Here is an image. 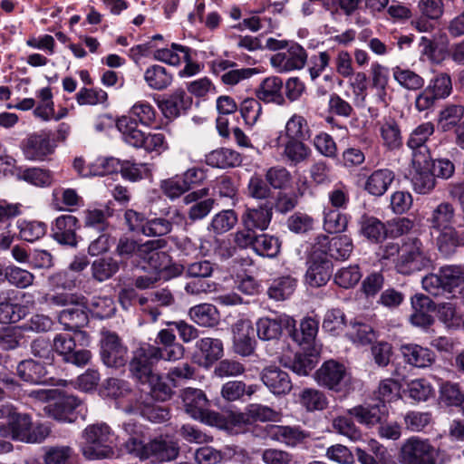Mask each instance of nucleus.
<instances>
[{"mask_svg":"<svg viewBox=\"0 0 464 464\" xmlns=\"http://www.w3.org/2000/svg\"><path fill=\"white\" fill-rule=\"evenodd\" d=\"M156 119L157 111L153 105L141 100L131 106L129 115H123L116 121V127L129 145L147 152L161 153L169 148L165 135L161 132L146 133L138 128L139 123L150 127Z\"/></svg>","mask_w":464,"mask_h":464,"instance_id":"nucleus-1","label":"nucleus"},{"mask_svg":"<svg viewBox=\"0 0 464 464\" xmlns=\"http://www.w3.org/2000/svg\"><path fill=\"white\" fill-rule=\"evenodd\" d=\"M82 454L89 459H107L113 456L111 446L113 433L106 423H95L85 428L82 433Z\"/></svg>","mask_w":464,"mask_h":464,"instance_id":"nucleus-2","label":"nucleus"},{"mask_svg":"<svg viewBox=\"0 0 464 464\" xmlns=\"http://www.w3.org/2000/svg\"><path fill=\"white\" fill-rule=\"evenodd\" d=\"M430 265L431 259L422 242L417 237H408L401 246L395 267L400 274L411 275L427 269Z\"/></svg>","mask_w":464,"mask_h":464,"instance_id":"nucleus-3","label":"nucleus"},{"mask_svg":"<svg viewBox=\"0 0 464 464\" xmlns=\"http://www.w3.org/2000/svg\"><path fill=\"white\" fill-rule=\"evenodd\" d=\"M130 454L140 459H150L152 462H163L175 459L179 452L176 441L163 438L155 439L147 444L133 440L129 443Z\"/></svg>","mask_w":464,"mask_h":464,"instance_id":"nucleus-4","label":"nucleus"},{"mask_svg":"<svg viewBox=\"0 0 464 464\" xmlns=\"http://www.w3.org/2000/svg\"><path fill=\"white\" fill-rule=\"evenodd\" d=\"M315 381L320 386L339 392L347 390L350 375L343 363L329 360L315 372Z\"/></svg>","mask_w":464,"mask_h":464,"instance_id":"nucleus-5","label":"nucleus"},{"mask_svg":"<svg viewBox=\"0 0 464 464\" xmlns=\"http://www.w3.org/2000/svg\"><path fill=\"white\" fill-rule=\"evenodd\" d=\"M433 132L434 125L430 121L420 124L411 132L407 146L412 150L414 166L421 168L429 165L430 154L426 142Z\"/></svg>","mask_w":464,"mask_h":464,"instance_id":"nucleus-6","label":"nucleus"},{"mask_svg":"<svg viewBox=\"0 0 464 464\" xmlns=\"http://www.w3.org/2000/svg\"><path fill=\"white\" fill-rule=\"evenodd\" d=\"M158 353L159 351L154 348V345L150 344L137 349L130 362L131 375L142 383H152L156 378L152 372V367L154 363L158 362Z\"/></svg>","mask_w":464,"mask_h":464,"instance_id":"nucleus-7","label":"nucleus"},{"mask_svg":"<svg viewBox=\"0 0 464 464\" xmlns=\"http://www.w3.org/2000/svg\"><path fill=\"white\" fill-rule=\"evenodd\" d=\"M75 347V340L69 334H57L53 337V353H56L67 363L79 367L86 365L91 360V352L85 349L76 350Z\"/></svg>","mask_w":464,"mask_h":464,"instance_id":"nucleus-8","label":"nucleus"},{"mask_svg":"<svg viewBox=\"0 0 464 464\" xmlns=\"http://www.w3.org/2000/svg\"><path fill=\"white\" fill-rule=\"evenodd\" d=\"M314 252H320L335 260H345L353 252V244L350 237L320 235L314 243Z\"/></svg>","mask_w":464,"mask_h":464,"instance_id":"nucleus-9","label":"nucleus"},{"mask_svg":"<svg viewBox=\"0 0 464 464\" xmlns=\"http://www.w3.org/2000/svg\"><path fill=\"white\" fill-rule=\"evenodd\" d=\"M307 57V53L302 45L292 43L284 51L272 55L270 63L277 72H288L303 69Z\"/></svg>","mask_w":464,"mask_h":464,"instance_id":"nucleus-10","label":"nucleus"},{"mask_svg":"<svg viewBox=\"0 0 464 464\" xmlns=\"http://www.w3.org/2000/svg\"><path fill=\"white\" fill-rule=\"evenodd\" d=\"M434 447L428 440L419 437L409 438L400 450L401 464H431Z\"/></svg>","mask_w":464,"mask_h":464,"instance_id":"nucleus-11","label":"nucleus"},{"mask_svg":"<svg viewBox=\"0 0 464 464\" xmlns=\"http://www.w3.org/2000/svg\"><path fill=\"white\" fill-rule=\"evenodd\" d=\"M56 145L51 140L50 131L42 130L28 135L22 142L21 149L26 160L42 161L53 153Z\"/></svg>","mask_w":464,"mask_h":464,"instance_id":"nucleus-12","label":"nucleus"},{"mask_svg":"<svg viewBox=\"0 0 464 464\" xmlns=\"http://www.w3.org/2000/svg\"><path fill=\"white\" fill-rule=\"evenodd\" d=\"M101 339V357L107 367L120 368L127 362V348L115 333L102 332Z\"/></svg>","mask_w":464,"mask_h":464,"instance_id":"nucleus-13","label":"nucleus"},{"mask_svg":"<svg viewBox=\"0 0 464 464\" xmlns=\"http://www.w3.org/2000/svg\"><path fill=\"white\" fill-rule=\"evenodd\" d=\"M80 227L79 219L75 216L70 214L61 215L52 224V237L60 245L76 246V233Z\"/></svg>","mask_w":464,"mask_h":464,"instance_id":"nucleus-14","label":"nucleus"},{"mask_svg":"<svg viewBox=\"0 0 464 464\" xmlns=\"http://www.w3.org/2000/svg\"><path fill=\"white\" fill-rule=\"evenodd\" d=\"M167 246L165 239L148 240L138 247V256L151 269H165L169 263V256L161 251Z\"/></svg>","mask_w":464,"mask_h":464,"instance_id":"nucleus-15","label":"nucleus"},{"mask_svg":"<svg viewBox=\"0 0 464 464\" xmlns=\"http://www.w3.org/2000/svg\"><path fill=\"white\" fill-rule=\"evenodd\" d=\"M295 324V319L286 314H280L274 318L265 316L256 323V334L262 341L277 340L282 334L283 328L288 330Z\"/></svg>","mask_w":464,"mask_h":464,"instance_id":"nucleus-16","label":"nucleus"},{"mask_svg":"<svg viewBox=\"0 0 464 464\" xmlns=\"http://www.w3.org/2000/svg\"><path fill=\"white\" fill-rule=\"evenodd\" d=\"M233 347L236 353L241 356L251 355L256 347L253 336V325L248 319H239L233 325Z\"/></svg>","mask_w":464,"mask_h":464,"instance_id":"nucleus-17","label":"nucleus"},{"mask_svg":"<svg viewBox=\"0 0 464 464\" xmlns=\"http://www.w3.org/2000/svg\"><path fill=\"white\" fill-rule=\"evenodd\" d=\"M181 397L186 412L193 419L205 420L209 417L208 400L203 391L187 388L183 391Z\"/></svg>","mask_w":464,"mask_h":464,"instance_id":"nucleus-18","label":"nucleus"},{"mask_svg":"<svg viewBox=\"0 0 464 464\" xmlns=\"http://www.w3.org/2000/svg\"><path fill=\"white\" fill-rule=\"evenodd\" d=\"M273 217V203L266 201L256 208H246L242 215V223L246 228L264 231L267 229Z\"/></svg>","mask_w":464,"mask_h":464,"instance_id":"nucleus-19","label":"nucleus"},{"mask_svg":"<svg viewBox=\"0 0 464 464\" xmlns=\"http://www.w3.org/2000/svg\"><path fill=\"white\" fill-rule=\"evenodd\" d=\"M266 435L271 440L295 448L302 444L308 437V433L297 426L269 425Z\"/></svg>","mask_w":464,"mask_h":464,"instance_id":"nucleus-20","label":"nucleus"},{"mask_svg":"<svg viewBox=\"0 0 464 464\" xmlns=\"http://www.w3.org/2000/svg\"><path fill=\"white\" fill-rule=\"evenodd\" d=\"M208 194V188H201L187 194L183 198L185 204H192L188 211V217L191 221H197L206 218L213 209L215 200L205 198Z\"/></svg>","mask_w":464,"mask_h":464,"instance_id":"nucleus-21","label":"nucleus"},{"mask_svg":"<svg viewBox=\"0 0 464 464\" xmlns=\"http://www.w3.org/2000/svg\"><path fill=\"white\" fill-rule=\"evenodd\" d=\"M283 80L277 76L265 78L255 90L256 97L265 103L284 105Z\"/></svg>","mask_w":464,"mask_h":464,"instance_id":"nucleus-22","label":"nucleus"},{"mask_svg":"<svg viewBox=\"0 0 464 464\" xmlns=\"http://www.w3.org/2000/svg\"><path fill=\"white\" fill-rule=\"evenodd\" d=\"M192 105V98L184 90L178 89L159 103L164 116L175 119L187 112Z\"/></svg>","mask_w":464,"mask_h":464,"instance_id":"nucleus-23","label":"nucleus"},{"mask_svg":"<svg viewBox=\"0 0 464 464\" xmlns=\"http://www.w3.org/2000/svg\"><path fill=\"white\" fill-rule=\"evenodd\" d=\"M347 413L354 417L361 424L371 428L384 420L387 414V407L384 403L358 405L347 410Z\"/></svg>","mask_w":464,"mask_h":464,"instance_id":"nucleus-24","label":"nucleus"},{"mask_svg":"<svg viewBox=\"0 0 464 464\" xmlns=\"http://www.w3.org/2000/svg\"><path fill=\"white\" fill-rule=\"evenodd\" d=\"M85 305L86 300L84 299L82 304L72 305L59 312L57 319L64 330L78 332L85 336V333L79 331L80 328L85 326L89 322Z\"/></svg>","mask_w":464,"mask_h":464,"instance_id":"nucleus-25","label":"nucleus"},{"mask_svg":"<svg viewBox=\"0 0 464 464\" xmlns=\"http://www.w3.org/2000/svg\"><path fill=\"white\" fill-rule=\"evenodd\" d=\"M263 383L276 395L286 394L292 390V382L286 372L269 366L261 374Z\"/></svg>","mask_w":464,"mask_h":464,"instance_id":"nucleus-26","label":"nucleus"},{"mask_svg":"<svg viewBox=\"0 0 464 464\" xmlns=\"http://www.w3.org/2000/svg\"><path fill=\"white\" fill-rule=\"evenodd\" d=\"M378 124L382 145L389 150L400 149L402 146V135L398 121L394 117L385 116Z\"/></svg>","mask_w":464,"mask_h":464,"instance_id":"nucleus-27","label":"nucleus"},{"mask_svg":"<svg viewBox=\"0 0 464 464\" xmlns=\"http://www.w3.org/2000/svg\"><path fill=\"white\" fill-rule=\"evenodd\" d=\"M400 350L404 362L417 368L430 367L435 361L434 353L419 344H402Z\"/></svg>","mask_w":464,"mask_h":464,"instance_id":"nucleus-28","label":"nucleus"},{"mask_svg":"<svg viewBox=\"0 0 464 464\" xmlns=\"http://www.w3.org/2000/svg\"><path fill=\"white\" fill-rule=\"evenodd\" d=\"M333 265L325 257H314L305 273V282L312 287L326 285L332 276Z\"/></svg>","mask_w":464,"mask_h":464,"instance_id":"nucleus-29","label":"nucleus"},{"mask_svg":"<svg viewBox=\"0 0 464 464\" xmlns=\"http://www.w3.org/2000/svg\"><path fill=\"white\" fill-rule=\"evenodd\" d=\"M82 401L74 395L63 394L47 406L49 414L60 421L72 422L71 414L79 407Z\"/></svg>","mask_w":464,"mask_h":464,"instance_id":"nucleus-30","label":"nucleus"},{"mask_svg":"<svg viewBox=\"0 0 464 464\" xmlns=\"http://www.w3.org/2000/svg\"><path fill=\"white\" fill-rule=\"evenodd\" d=\"M395 179L393 170L384 168L371 173L364 183V189L372 196L381 197L386 193Z\"/></svg>","mask_w":464,"mask_h":464,"instance_id":"nucleus-31","label":"nucleus"},{"mask_svg":"<svg viewBox=\"0 0 464 464\" xmlns=\"http://www.w3.org/2000/svg\"><path fill=\"white\" fill-rule=\"evenodd\" d=\"M318 329L319 323L317 320L312 317H305L301 321L299 328H296L295 324L287 331L294 342L299 345H309L315 340Z\"/></svg>","mask_w":464,"mask_h":464,"instance_id":"nucleus-32","label":"nucleus"},{"mask_svg":"<svg viewBox=\"0 0 464 464\" xmlns=\"http://www.w3.org/2000/svg\"><path fill=\"white\" fill-rule=\"evenodd\" d=\"M17 374L24 382L32 384L45 382L47 371L44 363L33 359L22 361L17 365Z\"/></svg>","mask_w":464,"mask_h":464,"instance_id":"nucleus-33","label":"nucleus"},{"mask_svg":"<svg viewBox=\"0 0 464 464\" xmlns=\"http://www.w3.org/2000/svg\"><path fill=\"white\" fill-rule=\"evenodd\" d=\"M10 290L0 292V323L12 324L20 321L27 313L25 306L9 301Z\"/></svg>","mask_w":464,"mask_h":464,"instance_id":"nucleus-34","label":"nucleus"},{"mask_svg":"<svg viewBox=\"0 0 464 464\" xmlns=\"http://www.w3.org/2000/svg\"><path fill=\"white\" fill-rule=\"evenodd\" d=\"M144 81L150 89L163 91L172 83L173 75L165 67L153 64L145 70Z\"/></svg>","mask_w":464,"mask_h":464,"instance_id":"nucleus-35","label":"nucleus"},{"mask_svg":"<svg viewBox=\"0 0 464 464\" xmlns=\"http://www.w3.org/2000/svg\"><path fill=\"white\" fill-rule=\"evenodd\" d=\"M297 281L291 276H283L275 278L267 288L266 294L270 299L284 301L288 299L295 292Z\"/></svg>","mask_w":464,"mask_h":464,"instance_id":"nucleus-36","label":"nucleus"},{"mask_svg":"<svg viewBox=\"0 0 464 464\" xmlns=\"http://www.w3.org/2000/svg\"><path fill=\"white\" fill-rule=\"evenodd\" d=\"M206 162L214 168H234L241 163V157L233 150L221 148L209 152L206 156Z\"/></svg>","mask_w":464,"mask_h":464,"instance_id":"nucleus-37","label":"nucleus"},{"mask_svg":"<svg viewBox=\"0 0 464 464\" xmlns=\"http://www.w3.org/2000/svg\"><path fill=\"white\" fill-rule=\"evenodd\" d=\"M188 314L194 323L204 327H213L219 322V313L216 306L210 304L195 305L189 309Z\"/></svg>","mask_w":464,"mask_h":464,"instance_id":"nucleus-38","label":"nucleus"},{"mask_svg":"<svg viewBox=\"0 0 464 464\" xmlns=\"http://www.w3.org/2000/svg\"><path fill=\"white\" fill-rule=\"evenodd\" d=\"M304 141V140H287L284 144L282 156L290 166H296L309 159L311 150Z\"/></svg>","mask_w":464,"mask_h":464,"instance_id":"nucleus-39","label":"nucleus"},{"mask_svg":"<svg viewBox=\"0 0 464 464\" xmlns=\"http://www.w3.org/2000/svg\"><path fill=\"white\" fill-rule=\"evenodd\" d=\"M196 348L200 352L204 358V365L206 367L217 362L224 353L223 343L221 340L217 338H201L197 341Z\"/></svg>","mask_w":464,"mask_h":464,"instance_id":"nucleus-40","label":"nucleus"},{"mask_svg":"<svg viewBox=\"0 0 464 464\" xmlns=\"http://www.w3.org/2000/svg\"><path fill=\"white\" fill-rule=\"evenodd\" d=\"M284 131L287 140H306L311 136V130L306 119L297 113L288 119Z\"/></svg>","mask_w":464,"mask_h":464,"instance_id":"nucleus-41","label":"nucleus"},{"mask_svg":"<svg viewBox=\"0 0 464 464\" xmlns=\"http://www.w3.org/2000/svg\"><path fill=\"white\" fill-rule=\"evenodd\" d=\"M361 234L372 242H380L388 235L385 225L374 217L362 216L360 220Z\"/></svg>","mask_w":464,"mask_h":464,"instance_id":"nucleus-42","label":"nucleus"},{"mask_svg":"<svg viewBox=\"0 0 464 464\" xmlns=\"http://www.w3.org/2000/svg\"><path fill=\"white\" fill-rule=\"evenodd\" d=\"M454 208L450 203L442 202L438 205L432 211L428 222L430 228L440 230L446 227H450L454 218Z\"/></svg>","mask_w":464,"mask_h":464,"instance_id":"nucleus-43","label":"nucleus"},{"mask_svg":"<svg viewBox=\"0 0 464 464\" xmlns=\"http://www.w3.org/2000/svg\"><path fill=\"white\" fill-rule=\"evenodd\" d=\"M438 231L440 233L436 238V245L441 254L449 256L452 254L459 246L462 245V232L459 235L453 227Z\"/></svg>","mask_w":464,"mask_h":464,"instance_id":"nucleus-44","label":"nucleus"},{"mask_svg":"<svg viewBox=\"0 0 464 464\" xmlns=\"http://www.w3.org/2000/svg\"><path fill=\"white\" fill-rule=\"evenodd\" d=\"M188 52H190V48L181 44H172L170 48L156 50L154 58L162 63L176 66L179 65L182 60L188 59Z\"/></svg>","mask_w":464,"mask_h":464,"instance_id":"nucleus-45","label":"nucleus"},{"mask_svg":"<svg viewBox=\"0 0 464 464\" xmlns=\"http://www.w3.org/2000/svg\"><path fill=\"white\" fill-rule=\"evenodd\" d=\"M403 392L405 396H408L416 402L427 401L434 395L432 385L422 378L409 382Z\"/></svg>","mask_w":464,"mask_h":464,"instance_id":"nucleus-46","label":"nucleus"},{"mask_svg":"<svg viewBox=\"0 0 464 464\" xmlns=\"http://www.w3.org/2000/svg\"><path fill=\"white\" fill-rule=\"evenodd\" d=\"M74 451L67 445L50 446L44 449V464H72Z\"/></svg>","mask_w":464,"mask_h":464,"instance_id":"nucleus-47","label":"nucleus"},{"mask_svg":"<svg viewBox=\"0 0 464 464\" xmlns=\"http://www.w3.org/2000/svg\"><path fill=\"white\" fill-rule=\"evenodd\" d=\"M37 97L40 101L34 110V115L44 121L52 120L54 117V104L51 88H42L38 91Z\"/></svg>","mask_w":464,"mask_h":464,"instance_id":"nucleus-48","label":"nucleus"},{"mask_svg":"<svg viewBox=\"0 0 464 464\" xmlns=\"http://www.w3.org/2000/svg\"><path fill=\"white\" fill-rule=\"evenodd\" d=\"M237 222V216L234 210H222L212 218L208 228L217 235H221L232 229Z\"/></svg>","mask_w":464,"mask_h":464,"instance_id":"nucleus-49","label":"nucleus"},{"mask_svg":"<svg viewBox=\"0 0 464 464\" xmlns=\"http://www.w3.org/2000/svg\"><path fill=\"white\" fill-rule=\"evenodd\" d=\"M392 75L394 80L407 90H420L424 85V79L410 69L396 66L392 69Z\"/></svg>","mask_w":464,"mask_h":464,"instance_id":"nucleus-50","label":"nucleus"},{"mask_svg":"<svg viewBox=\"0 0 464 464\" xmlns=\"http://www.w3.org/2000/svg\"><path fill=\"white\" fill-rule=\"evenodd\" d=\"M20 237L28 242H34L42 238L47 230L45 223L41 221H29L19 219L17 221Z\"/></svg>","mask_w":464,"mask_h":464,"instance_id":"nucleus-51","label":"nucleus"},{"mask_svg":"<svg viewBox=\"0 0 464 464\" xmlns=\"http://www.w3.org/2000/svg\"><path fill=\"white\" fill-rule=\"evenodd\" d=\"M281 248V241L278 237L267 234H260L257 237L254 252L260 256L274 258Z\"/></svg>","mask_w":464,"mask_h":464,"instance_id":"nucleus-52","label":"nucleus"},{"mask_svg":"<svg viewBox=\"0 0 464 464\" xmlns=\"http://www.w3.org/2000/svg\"><path fill=\"white\" fill-rule=\"evenodd\" d=\"M332 426L336 433L347 438L351 441L356 442L362 439V430L349 417L338 416L334 418Z\"/></svg>","mask_w":464,"mask_h":464,"instance_id":"nucleus-53","label":"nucleus"},{"mask_svg":"<svg viewBox=\"0 0 464 464\" xmlns=\"http://www.w3.org/2000/svg\"><path fill=\"white\" fill-rule=\"evenodd\" d=\"M440 401L447 406L459 407L464 403V392L458 383L444 382L440 386Z\"/></svg>","mask_w":464,"mask_h":464,"instance_id":"nucleus-54","label":"nucleus"},{"mask_svg":"<svg viewBox=\"0 0 464 464\" xmlns=\"http://www.w3.org/2000/svg\"><path fill=\"white\" fill-rule=\"evenodd\" d=\"M119 268V263L111 257L98 258L92 264V276L99 282L111 278Z\"/></svg>","mask_w":464,"mask_h":464,"instance_id":"nucleus-55","label":"nucleus"},{"mask_svg":"<svg viewBox=\"0 0 464 464\" xmlns=\"http://www.w3.org/2000/svg\"><path fill=\"white\" fill-rule=\"evenodd\" d=\"M430 164L425 167L417 168L416 171L411 177V184L415 192L419 194H428L435 187V177L429 169H422L429 168Z\"/></svg>","mask_w":464,"mask_h":464,"instance_id":"nucleus-56","label":"nucleus"},{"mask_svg":"<svg viewBox=\"0 0 464 464\" xmlns=\"http://www.w3.org/2000/svg\"><path fill=\"white\" fill-rule=\"evenodd\" d=\"M85 307L94 317L100 319L111 316L115 310L112 299L106 296H93L86 301Z\"/></svg>","mask_w":464,"mask_h":464,"instance_id":"nucleus-57","label":"nucleus"},{"mask_svg":"<svg viewBox=\"0 0 464 464\" xmlns=\"http://www.w3.org/2000/svg\"><path fill=\"white\" fill-rule=\"evenodd\" d=\"M371 78L372 87L377 91L378 101L386 104V87L389 80L387 69L378 63H372Z\"/></svg>","mask_w":464,"mask_h":464,"instance_id":"nucleus-58","label":"nucleus"},{"mask_svg":"<svg viewBox=\"0 0 464 464\" xmlns=\"http://www.w3.org/2000/svg\"><path fill=\"white\" fill-rule=\"evenodd\" d=\"M300 403L308 411H322L327 406V398L321 391L306 388L300 393Z\"/></svg>","mask_w":464,"mask_h":464,"instance_id":"nucleus-59","label":"nucleus"},{"mask_svg":"<svg viewBox=\"0 0 464 464\" xmlns=\"http://www.w3.org/2000/svg\"><path fill=\"white\" fill-rule=\"evenodd\" d=\"M290 171L283 166L269 168L266 172V182L275 189H285L292 183Z\"/></svg>","mask_w":464,"mask_h":464,"instance_id":"nucleus-60","label":"nucleus"},{"mask_svg":"<svg viewBox=\"0 0 464 464\" xmlns=\"http://www.w3.org/2000/svg\"><path fill=\"white\" fill-rule=\"evenodd\" d=\"M135 411L151 422L160 423L169 419V411L167 408L150 401L140 402Z\"/></svg>","mask_w":464,"mask_h":464,"instance_id":"nucleus-61","label":"nucleus"},{"mask_svg":"<svg viewBox=\"0 0 464 464\" xmlns=\"http://www.w3.org/2000/svg\"><path fill=\"white\" fill-rule=\"evenodd\" d=\"M34 275L28 270L16 266H6V280L11 285L20 289L29 287L34 284Z\"/></svg>","mask_w":464,"mask_h":464,"instance_id":"nucleus-62","label":"nucleus"},{"mask_svg":"<svg viewBox=\"0 0 464 464\" xmlns=\"http://www.w3.org/2000/svg\"><path fill=\"white\" fill-rule=\"evenodd\" d=\"M440 272L447 293H451L454 288L464 285V272L460 266H444Z\"/></svg>","mask_w":464,"mask_h":464,"instance_id":"nucleus-63","label":"nucleus"},{"mask_svg":"<svg viewBox=\"0 0 464 464\" xmlns=\"http://www.w3.org/2000/svg\"><path fill=\"white\" fill-rule=\"evenodd\" d=\"M173 223L166 218H154L145 222L142 234L146 237H163L172 231Z\"/></svg>","mask_w":464,"mask_h":464,"instance_id":"nucleus-64","label":"nucleus"}]
</instances>
